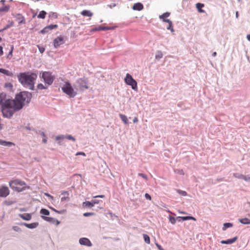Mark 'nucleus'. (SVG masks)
Returning <instances> with one entry per match:
<instances>
[{
  "mask_svg": "<svg viewBox=\"0 0 250 250\" xmlns=\"http://www.w3.org/2000/svg\"><path fill=\"white\" fill-rule=\"evenodd\" d=\"M20 82L26 87L33 90L34 87L35 81L37 75L34 73L27 72L21 73L18 76Z\"/></svg>",
  "mask_w": 250,
  "mask_h": 250,
  "instance_id": "f257e3e1",
  "label": "nucleus"
},
{
  "mask_svg": "<svg viewBox=\"0 0 250 250\" xmlns=\"http://www.w3.org/2000/svg\"><path fill=\"white\" fill-rule=\"evenodd\" d=\"M16 107L17 105L13 100H8L1 109L3 116L7 118H11L15 112L19 110Z\"/></svg>",
  "mask_w": 250,
  "mask_h": 250,
  "instance_id": "f03ea898",
  "label": "nucleus"
},
{
  "mask_svg": "<svg viewBox=\"0 0 250 250\" xmlns=\"http://www.w3.org/2000/svg\"><path fill=\"white\" fill-rule=\"evenodd\" d=\"M31 98V94L28 92H21L17 94L14 101L17 105V109L20 110L26 103H28Z\"/></svg>",
  "mask_w": 250,
  "mask_h": 250,
  "instance_id": "7ed1b4c3",
  "label": "nucleus"
},
{
  "mask_svg": "<svg viewBox=\"0 0 250 250\" xmlns=\"http://www.w3.org/2000/svg\"><path fill=\"white\" fill-rule=\"evenodd\" d=\"M9 186L13 189L21 192L25 190L26 188H29V187H26V183L20 179H16L9 182Z\"/></svg>",
  "mask_w": 250,
  "mask_h": 250,
  "instance_id": "20e7f679",
  "label": "nucleus"
},
{
  "mask_svg": "<svg viewBox=\"0 0 250 250\" xmlns=\"http://www.w3.org/2000/svg\"><path fill=\"white\" fill-rule=\"evenodd\" d=\"M62 91L70 98H73L77 94L76 92L75 91L70 83L68 82H65L63 86L62 87Z\"/></svg>",
  "mask_w": 250,
  "mask_h": 250,
  "instance_id": "39448f33",
  "label": "nucleus"
},
{
  "mask_svg": "<svg viewBox=\"0 0 250 250\" xmlns=\"http://www.w3.org/2000/svg\"><path fill=\"white\" fill-rule=\"evenodd\" d=\"M42 78L44 80L45 83L48 85H51L54 81L55 77L52 74L51 72L45 71L42 74Z\"/></svg>",
  "mask_w": 250,
  "mask_h": 250,
  "instance_id": "423d86ee",
  "label": "nucleus"
},
{
  "mask_svg": "<svg viewBox=\"0 0 250 250\" xmlns=\"http://www.w3.org/2000/svg\"><path fill=\"white\" fill-rule=\"evenodd\" d=\"M125 82L126 84L131 86V88L134 90H137V83L132 78L131 75L127 73L125 78Z\"/></svg>",
  "mask_w": 250,
  "mask_h": 250,
  "instance_id": "0eeeda50",
  "label": "nucleus"
},
{
  "mask_svg": "<svg viewBox=\"0 0 250 250\" xmlns=\"http://www.w3.org/2000/svg\"><path fill=\"white\" fill-rule=\"evenodd\" d=\"M76 83L78 84L79 89L81 90L87 89L88 87V80L86 78H79L76 81Z\"/></svg>",
  "mask_w": 250,
  "mask_h": 250,
  "instance_id": "6e6552de",
  "label": "nucleus"
},
{
  "mask_svg": "<svg viewBox=\"0 0 250 250\" xmlns=\"http://www.w3.org/2000/svg\"><path fill=\"white\" fill-rule=\"evenodd\" d=\"M116 26H105L104 25H99L96 27H92L91 29V32H95L101 30H114L115 29Z\"/></svg>",
  "mask_w": 250,
  "mask_h": 250,
  "instance_id": "1a4fd4ad",
  "label": "nucleus"
},
{
  "mask_svg": "<svg viewBox=\"0 0 250 250\" xmlns=\"http://www.w3.org/2000/svg\"><path fill=\"white\" fill-rule=\"evenodd\" d=\"M64 38L62 36H60L57 37L53 41V44L55 48L59 47L61 45L64 43Z\"/></svg>",
  "mask_w": 250,
  "mask_h": 250,
  "instance_id": "9d476101",
  "label": "nucleus"
},
{
  "mask_svg": "<svg viewBox=\"0 0 250 250\" xmlns=\"http://www.w3.org/2000/svg\"><path fill=\"white\" fill-rule=\"evenodd\" d=\"M16 20L18 22L19 24H24L26 23V20L24 17L21 14L18 13L14 16Z\"/></svg>",
  "mask_w": 250,
  "mask_h": 250,
  "instance_id": "9b49d317",
  "label": "nucleus"
},
{
  "mask_svg": "<svg viewBox=\"0 0 250 250\" xmlns=\"http://www.w3.org/2000/svg\"><path fill=\"white\" fill-rule=\"evenodd\" d=\"M8 100H11V99H7L5 93L2 92L0 93V109L2 108V106L5 104L6 102Z\"/></svg>",
  "mask_w": 250,
  "mask_h": 250,
  "instance_id": "f8f14e48",
  "label": "nucleus"
},
{
  "mask_svg": "<svg viewBox=\"0 0 250 250\" xmlns=\"http://www.w3.org/2000/svg\"><path fill=\"white\" fill-rule=\"evenodd\" d=\"M58 27V25L57 24H51L49 26H47L45 27L44 28H43L40 33L42 34H44L46 33H47L49 31L53 29H56Z\"/></svg>",
  "mask_w": 250,
  "mask_h": 250,
  "instance_id": "ddd939ff",
  "label": "nucleus"
},
{
  "mask_svg": "<svg viewBox=\"0 0 250 250\" xmlns=\"http://www.w3.org/2000/svg\"><path fill=\"white\" fill-rule=\"evenodd\" d=\"M100 203V201L98 200H92L91 202L85 201L83 203V207L92 208L95 205L98 204Z\"/></svg>",
  "mask_w": 250,
  "mask_h": 250,
  "instance_id": "4468645a",
  "label": "nucleus"
},
{
  "mask_svg": "<svg viewBox=\"0 0 250 250\" xmlns=\"http://www.w3.org/2000/svg\"><path fill=\"white\" fill-rule=\"evenodd\" d=\"M9 194V190L7 187H2L0 188V197H5Z\"/></svg>",
  "mask_w": 250,
  "mask_h": 250,
  "instance_id": "2eb2a0df",
  "label": "nucleus"
},
{
  "mask_svg": "<svg viewBox=\"0 0 250 250\" xmlns=\"http://www.w3.org/2000/svg\"><path fill=\"white\" fill-rule=\"evenodd\" d=\"M42 218L45 221L50 222L51 223L55 224L56 225H58L60 222L58 220L49 217H46L44 216H42Z\"/></svg>",
  "mask_w": 250,
  "mask_h": 250,
  "instance_id": "dca6fc26",
  "label": "nucleus"
},
{
  "mask_svg": "<svg viewBox=\"0 0 250 250\" xmlns=\"http://www.w3.org/2000/svg\"><path fill=\"white\" fill-rule=\"evenodd\" d=\"M79 243L82 245H85L89 247L92 246L90 241L86 238H82L80 239Z\"/></svg>",
  "mask_w": 250,
  "mask_h": 250,
  "instance_id": "f3484780",
  "label": "nucleus"
},
{
  "mask_svg": "<svg viewBox=\"0 0 250 250\" xmlns=\"http://www.w3.org/2000/svg\"><path fill=\"white\" fill-rule=\"evenodd\" d=\"M20 225H23L29 229H34L37 227L39 225L38 222L32 223L31 224H27L25 223H21L20 224Z\"/></svg>",
  "mask_w": 250,
  "mask_h": 250,
  "instance_id": "a211bd4d",
  "label": "nucleus"
},
{
  "mask_svg": "<svg viewBox=\"0 0 250 250\" xmlns=\"http://www.w3.org/2000/svg\"><path fill=\"white\" fill-rule=\"evenodd\" d=\"M238 238L237 236L233 237L232 239H228L227 240H222L221 241V243L222 244H230L234 243L237 240Z\"/></svg>",
  "mask_w": 250,
  "mask_h": 250,
  "instance_id": "6ab92c4d",
  "label": "nucleus"
},
{
  "mask_svg": "<svg viewBox=\"0 0 250 250\" xmlns=\"http://www.w3.org/2000/svg\"><path fill=\"white\" fill-rule=\"evenodd\" d=\"M19 216L21 219H22L24 220H26V221L30 220L32 218L31 215L30 213H23V214H20L19 215Z\"/></svg>",
  "mask_w": 250,
  "mask_h": 250,
  "instance_id": "aec40b11",
  "label": "nucleus"
},
{
  "mask_svg": "<svg viewBox=\"0 0 250 250\" xmlns=\"http://www.w3.org/2000/svg\"><path fill=\"white\" fill-rule=\"evenodd\" d=\"M81 14L84 17H91L93 16V13L90 10H83L81 12Z\"/></svg>",
  "mask_w": 250,
  "mask_h": 250,
  "instance_id": "412c9836",
  "label": "nucleus"
},
{
  "mask_svg": "<svg viewBox=\"0 0 250 250\" xmlns=\"http://www.w3.org/2000/svg\"><path fill=\"white\" fill-rule=\"evenodd\" d=\"M144 8L143 5L140 2L135 3L133 6V9L134 10L141 11Z\"/></svg>",
  "mask_w": 250,
  "mask_h": 250,
  "instance_id": "4be33fe9",
  "label": "nucleus"
},
{
  "mask_svg": "<svg viewBox=\"0 0 250 250\" xmlns=\"http://www.w3.org/2000/svg\"><path fill=\"white\" fill-rule=\"evenodd\" d=\"M0 73H2L6 76L10 77H12L13 75V73L12 72L3 68H0Z\"/></svg>",
  "mask_w": 250,
  "mask_h": 250,
  "instance_id": "5701e85b",
  "label": "nucleus"
},
{
  "mask_svg": "<svg viewBox=\"0 0 250 250\" xmlns=\"http://www.w3.org/2000/svg\"><path fill=\"white\" fill-rule=\"evenodd\" d=\"M163 21L168 23V27L167 28V29L170 30L171 32H173L174 29L172 26V21L168 19H164Z\"/></svg>",
  "mask_w": 250,
  "mask_h": 250,
  "instance_id": "b1692460",
  "label": "nucleus"
},
{
  "mask_svg": "<svg viewBox=\"0 0 250 250\" xmlns=\"http://www.w3.org/2000/svg\"><path fill=\"white\" fill-rule=\"evenodd\" d=\"M204 7V4L201 3H197L196 4V7L198 9V11L200 13H204L205 11L202 9V8Z\"/></svg>",
  "mask_w": 250,
  "mask_h": 250,
  "instance_id": "393cba45",
  "label": "nucleus"
},
{
  "mask_svg": "<svg viewBox=\"0 0 250 250\" xmlns=\"http://www.w3.org/2000/svg\"><path fill=\"white\" fill-rule=\"evenodd\" d=\"M0 145L4 146H14V144L11 142H6L0 139Z\"/></svg>",
  "mask_w": 250,
  "mask_h": 250,
  "instance_id": "a878e982",
  "label": "nucleus"
},
{
  "mask_svg": "<svg viewBox=\"0 0 250 250\" xmlns=\"http://www.w3.org/2000/svg\"><path fill=\"white\" fill-rule=\"evenodd\" d=\"M239 222L241 224L248 225L250 224V220L247 218H244L239 219Z\"/></svg>",
  "mask_w": 250,
  "mask_h": 250,
  "instance_id": "bb28decb",
  "label": "nucleus"
},
{
  "mask_svg": "<svg viewBox=\"0 0 250 250\" xmlns=\"http://www.w3.org/2000/svg\"><path fill=\"white\" fill-rule=\"evenodd\" d=\"M177 218H180L182 219L183 221L188 220H192L194 221H196L195 218L192 216H183V217H178Z\"/></svg>",
  "mask_w": 250,
  "mask_h": 250,
  "instance_id": "cd10ccee",
  "label": "nucleus"
},
{
  "mask_svg": "<svg viewBox=\"0 0 250 250\" xmlns=\"http://www.w3.org/2000/svg\"><path fill=\"white\" fill-rule=\"evenodd\" d=\"M46 12L45 11H41L40 12L39 14L38 15V18L39 19H44L45 18Z\"/></svg>",
  "mask_w": 250,
  "mask_h": 250,
  "instance_id": "c85d7f7f",
  "label": "nucleus"
},
{
  "mask_svg": "<svg viewBox=\"0 0 250 250\" xmlns=\"http://www.w3.org/2000/svg\"><path fill=\"white\" fill-rule=\"evenodd\" d=\"M120 117L121 118L122 121L125 124H128V119L127 117L123 114H120L119 115Z\"/></svg>",
  "mask_w": 250,
  "mask_h": 250,
  "instance_id": "c756f323",
  "label": "nucleus"
},
{
  "mask_svg": "<svg viewBox=\"0 0 250 250\" xmlns=\"http://www.w3.org/2000/svg\"><path fill=\"white\" fill-rule=\"evenodd\" d=\"M10 7L9 5H5L0 8V13L2 12H7L9 10Z\"/></svg>",
  "mask_w": 250,
  "mask_h": 250,
  "instance_id": "7c9ffc66",
  "label": "nucleus"
},
{
  "mask_svg": "<svg viewBox=\"0 0 250 250\" xmlns=\"http://www.w3.org/2000/svg\"><path fill=\"white\" fill-rule=\"evenodd\" d=\"M40 213L42 215H49L50 214L49 211L46 209L42 208L40 210Z\"/></svg>",
  "mask_w": 250,
  "mask_h": 250,
  "instance_id": "2f4dec72",
  "label": "nucleus"
},
{
  "mask_svg": "<svg viewBox=\"0 0 250 250\" xmlns=\"http://www.w3.org/2000/svg\"><path fill=\"white\" fill-rule=\"evenodd\" d=\"M163 57V53L160 51H158L155 55V59L156 60H159Z\"/></svg>",
  "mask_w": 250,
  "mask_h": 250,
  "instance_id": "473e14b6",
  "label": "nucleus"
},
{
  "mask_svg": "<svg viewBox=\"0 0 250 250\" xmlns=\"http://www.w3.org/2000/svg\"><path fill=\"white\" fill-rule=\"evenodd\" d=\"M170 15V13L168 12H166L164 13L163 15L160 16L159 18L160 19L163 21L164 19H166V18H167Z\"/></svg>",
  "mask_w": 250,
  "mask_h": 250,
  "instance_id": "72a5a7b5",
  "label": "nucleus"
},
{
  "mask_svg": "<svg viewBox=\"0 0 250 250\" xmlns=\"http://www.w3.org/2000/svg\"><path fill=\"white\" fill-rule=\"evenodd\" d=\"M233 226V225L231 223H226L224 224V226H223V229L224 230H226L227 228H230V227H232Z\"/></svg>",
  "mask_w": 250,
  "mask_h": 250,
  "instance_id": "f704fd0d",
  "label": "nucleus"
},
{
  "mask_svg": "<svg viewBox=\"0 0 250 250\" xmlns=\"http://www.w3.org/2000/svg\"><path fill=\"white\" fill-rule=\"evenodd\" d=\"M143 238L144 239L145 241L147 244L150 243V238H149V237L148 236V235H147V234H143Z\"/></svg>",
  "mask_w": 250,
  "mask_h": 250,
  "instance_id": "c9c22d12",
  "label": "nucleus"
},
{
  "mask_svg": "<svg viewBox=\"0 0 250 250\" xmlns=\"http://www.w3.org/2000/svg\"><path fill=\"white\" fill-rule=\"evenodd\" d=\"M169 220L170 222L172 224H175L176 223V219L172 216H170L169 217Z\"/></svg>",
  "mask_w": 250,
  "mask_h": 250,
  "instance_id": "e433bc0d",
  "label": "nucleus"
},
{
  "mask_svg": "<svg viewBox=\"0 0 250 250\" xmlns=\"http://www.w3.org/2000/svg\"><path fill=\"white\" fill-rule=\"evenodd\" d=\"M12 229L14 231H17V232H20V231H21V229L19 227H18V226H13L12 227Z\"/></svg>",
  "mask_w": 250,
  "mask_h": 250,
  "instance_id": "4c0bfd02",
  "label": "nucleus"
},
{
  "mask_svg": "<svg viewBox=\"0 0 250 250\" xmlns=\"http://www.w3.org/2000/svg\"><path fill=\"white\" fill-rule=\"evenodd\" d=\"M177 192L182 196H185L187 195V193L185 191L181 190H178Z\"/></svg>",
  "mask_w": 250,
  "mask_h": 250,
  "instance_id": "58836bf2",
  "label": "nucleus"
},
{
  "mask_svg": "<svg viewBox=\"0 0 250 250\" xmlns=\"http://www.w3.org/2000/svg\"><path fill=\"white\" fill-rule=\"evenodd\" d=\"M65 138H66L68 140H72L73 141H75V139L73 136H72L71 135H69L65 136Z\"/></svg>",
  "mask_w": 250,
  "mask_h": 250,
  "instance_id": "ea45409f",
  "label": "nucleus"
},
{
  "mask_svg": "<svg viewBox=\"0 0 250 250\" xmlns=\"http://www.w3.org/2000/svg\"><path fill=\"white\" fill-rule=\"evenodd\" d=\"M94 214V213L93 212H85L83 213V215L84 217H88L89 216L93 215Z\"/></svg>",
  "mask_w": 250,
  "mask_h": 250,
  "instance_id": "a19ab883",
  "label": "nucleus"
},
{
  "mask_svg": "<svg viewBox=\"0 0 250 250\" xmlns=\"http://www.w3.org/2000/svg\"><path fill=\"white\" fill-rule=\"evenodd\" d=\"M138 175H139V176H141V177H143V178H144L145 179H146V180H147V179H148V178H147V176L146 174H144V173H139V174H138Z\"/></svg>",
  "mask_w": 250,
  "mask_h": 250,
  "instance_id": "79ce46f5",
  "label": "nucleus"
},
{
  "mask_svg": "<svg viewBox=\"0 0 250 250\" xmlns=\"http://www.w3.org/2000/svg\"><path fill=\"white\" fill-rule=\"evenodd\" d=\"M237 178L238 179H243L245 181V179L246 178V176L244 175L243 174H240V175H238V177H237Z\"/></svg>",
  "mask_w": 250,
  "mask_h": 250,
  "instance_id": "37998d69",
  "label": "nucleus"
},
{
  "mask_svg": "<svg viewBox=\"0 0 250 250\" xmlns=\"http://www.w3.org/2000/svg\"><path fill=\"white\" fill-rule=\"evenodd\" d=\"M37 87H38V88L39 89H44L46 88L44 87V86L42 84V83L39 84L38 85Z\"/></svg>",
  "mask_w": 250,
  "mask_h": 250,
  "instance_id": "c03bdc74",
  "label": "nucleus"
},
{
  "mask_svg": "<svg viewBox=\"0 0 250 250\" xmlns=\"http://www.w3.org/2000/svg\"><path fill=\"white\" fill-rule=\"evenodd\" d=\"M65 138V136H63V135H60V136H58L56 137V140H59L60 139H63Z\"/></svg>",
  "mask_w": 250,
  "mask_h": 250,
  "instance_id": "a18cd8bd",
  "label": "nucleus"
},
{
  "mask_svg": "<svg viewBox=\"0 0 250 250\" xmlns=\"http://www.w3.org/2000/svg\"><path fill=\"white\" fill-rule=\"evenodd\" d=\"M145 198L146 199L149 200H151V197L150 195L149 194L146 193L145 195Z\"/></svg>",
  "mask_w": 250,
  "mask_h": 250,
  "instance_id": "49530a36",
  "label": "nucleus"
},
{
  "mask_svg": "<svg viewBox=\"0 0 250 250\" xmlns=\"http://www.w3.org/2000/svg\"><path fill=\"white\" fill-rule=\"evenodd\" d=\"M38 48H39V50L40 52L41 53H42L45 50V48L44 47H40V46H38Z\"/></svg>",
  "mask_w": 250,
  "mask_h": 250,
  "instance_id": "de8ad7c7",
  "label": "nucleus"
},
{
  "mask_svg": "<svg viewBox=\"0 0 250 250\" xmlns=\"http://www.w3.org/2000/svg\"><path fill=\"white\" fill-rule=\"evenodd\" d=\"M69 200V198H68V196H67V197H62V198H61V201L62 202H64L65 200Z\"/></svg>",
  "mask_w": 250,
  "mask_h": 250,
  "instance_id": "09e8293b",
  "label": "nucleus"
},
{
  "mask_svg": "<svg viewBox=\"0 0 250 250\" xmlns=\"http://www.w3.org/2000/svg\"><path fill=\"white\" fill-rule=\"evenodd\" d=\"M76 155H83V156H85V154L84 152H77Z\"/></svg>",
  "mask_w": 250,
  "mask_h": 250,
  "instance_id": "8fccbe9b",
  "label": "nucleus"
},
{
  "mask_svg": "<svg viewBox=\"0 0 250 250\" xmlns=\"http://www.w3.org/2000/svg\"><path fill=\"white\" fill-rule=\"evenodd\" d=\"M104 195H97V196H93V198H104Z\"/></svg>",
  "mask_w": 250,
  "mask_h": 250,
  "instance_id": "3c124183",
  "label": "nucleus"
},
{
  "mask_svg": "<svg viewBox=\"0 0 250 250\" xmlns=\"http://www.w3.org/2000/svg\"><path fill=\"white\" fill-rule=\"evenodd\" d=\"M52 209L54 211H55V212H57V213H62L63 212V211H58V210H56V209H55V208H52Z\"/></svg>",
  "mask_w": 250,
  "mask_h": 250,
  "instance_id": "603ef678",
  "label": "nucleus"
},
{
  "mask_svg": "<svg viewBox=\"0 0 250 250\" xmlns=\"http://www.w3.org/2000/svg\"><path fill=\"white\" fill-rule=\"evenodd\" d=\"M13 24H14V22H11V23H10V25H7V26H6L4 28V29L3 30H4V29H7L8 28H9L11 26H13Z\"/></svg>",
  "mask_w": 250,
  "mask_h": 250,
  "instance_id": "864d4df0",
  "label": "nucleus"
},
{
  "mask_svg": "<svg viewBox=\"0 0 250 250\" xmlns=\"http://www.w3.org/2000/svg\"><path fill=\"white\" fill-rule=\"evenodd\" d=\"M138 121V118L137 117H134L133 119V123H137Z\"/></svg>",
  "mask_w": 250,
  "mask_h": 250,
  "instance_id": "5fc2aeb1",
  "label": "nucleus"
},
{
  "mask_svg": "<svg viewBox=\"0 0 250 250\" xmlns=\"http://www.w3.org/2000/svg\"><path fill=\"white\" fill-rule=\"evenodd\" d=\"M245 181H246V182H250V176H246V178L245 179Z\"/></svg>",
  "mask_w": 250,
  "mask_h": 250,
  "instance_id": "6e6d98bb",
  "label": "nucleus"
},
{
  "mask_svg": "<svg viewBox=\"0 0 250 250\" xmlns=\"http://www.w3.org/2000/svg\"><path fill=\"white\" fill-rule=\"evenodd\" d=\"M3 54L2 47L0 46V56H1Z\"/></svg>",
  "mask_w": 250,
  "mask_h": 250,
  "instance_id": "4d7b16f0",
  "label": "nucleus"
},
{
  "mask_svg": "<svg viewBox=\"0 0 250 250\" xmlns=\"http://www.w3.org/2000/svg\"><path fill=\"white\" fill-rule=\"evenodd\" d=\"M247 38L249 41H250V34L247 35Z\"/></svg>",
  "mask_w": 250,
  "mask_h": 250,
  "instance_id": "13d9d810",
  "label": "nucleus"
},
{
  "mask_svg": "<svg viewBox=\"0 0 250 250\" xmlns=\"http://www.w3.org/2000/svg\"><path fill=\"white\" fill-rule=\"evenodd\" d=\"M5 0H1L0 1V3H1L2 4H4V3H5Z\"/></svg>",
  "mask_w": 250,
  "mask_h": 250,
  "instance_id": "bf43d9fd",
  "label": "nucleus"
},
{
  "mask_svg": "<svg viewBox=\"0 0 250 250\" xmlns=\"http://www.w3.org/2000/svg\"><path fill=\"white\" fill-rule=\"evenodd\" d=\"M157 247H158V249H159L160 250H162V248L161 246H160L158 245V244H157Z\"/></svg>",
  "mask_w": 250,
  "mask_h": 250,
  "instance_id": "052dcab7",
  "label": "nucleus"
},
{
  "mask_svg": "<svg viewBox=\"0 0 250 250\" xmlns=\"http://www.w3.org/2000/svg\"><path fill=\"white\" fill-rule=\"evenodd\" d=\"M45 195L47 196H48V197H51L52 198H53V197L52 196H51L50 195H49L48 193H45Z\"/></svg>",
  "mask_w": 250,
  "mask_h": 250,
  "instance_id": "680f3d73",
  "label": "nucleus"
},
{
  "mask_svg": "<svg viewBox=\"0 0 250 250\" xmlns=\"http://www.w3.org/2000/svg\"><path fill=\"white\" fill-rule=\"evenodd\" d=\"M216 55V52H214L212 54V56L215 57Z\"/></svg>",
  "mask_w": 250,
  "mask_h": 250,
  "instance_id": "e2e57ef3",
  "label": "nucleus"
},
{
  "mask_svg": "<svg viewBox=\"0 0 250 250\" xmlns=\"http://www.w3.org/2000/svg\"><path fill=\"white\" fill-rule=\"evenodd\" d=\"M62 194H66L67 195H68V192H67V191H64V192H63L62 193Z\"/></svg>",
  "mask_w": 250,
  "mask_h": 250,
  "instance_id": "0e129e2a",
  "label": "nucleus"
},
{
  "mask_svg": "<svg viewBox=\"0 0 250 250\" xmlns=\"http://www.w3.org/2000/svg\"><path fill=\"white\" fill-rule=\"evenodd\" d=\"M238 175H237V174L236 173H234L233 174V176L237 178V177H238Z\"/></svg>",
  "mask_w": 250,
  "mask_h": 250,
  "instance_id": "69168bd1",
  "label": "nucleus"
},
{
  "mask_svg": "<svg viewBox=\"0 0 250 250\" xmlns=\"http://www.w3.org/2000/svg\"><path fill=\"white\" fill-rule=\"evenodd\" d=\"M236 17L237 18L238 17V12L237 11L236 12Z\"/></svg>",
  "mask_w": 250,
  "mask_h": 250,
  "instance_id": "338daca9",
  "label": "nucleus"
},
{
  "mask_svg": "<svg viewBox=\"0 0 250 250\" xmlns=\"http://www.w3.org/2000/svg\"><path fill=\"white\" fill-rule=\"evenodd\" d=\"M43 142L44 143H46L47 142V140L46 139H44L43 140Z\"/></svg>",
  "mask_w": 250,
  "mask_h": 250,
  "instance_id": "774afa93",
  "label": "nucleus"
}]
</instances>
